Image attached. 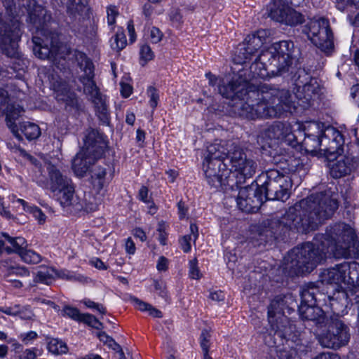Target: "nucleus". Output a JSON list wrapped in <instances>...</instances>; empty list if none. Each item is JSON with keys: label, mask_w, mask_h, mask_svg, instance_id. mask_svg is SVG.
<instances>
[{"label": "nucleus", "mask_w": 359, "mask_h": 359, "mask_svg": "<svg viewBox=\"0 0 359 359\" xmlns=\"http://www.w3.org/2000/svg\"><path fill=\"white\" fill-rule=\"evenodd\" d=\"M329 235H318L313 242L293 248L289 254L290 267L297 275L311 272L327 253L336 257L348 254L355 235L353 229L344 223L336 224Z\"/></svg>", "instance_id": "obj_3"}, {"label": "nucleus", "mask_w": 359, "mask_h": 359, "mask_svg": "<svg viewBox=\"0 0 359 359\" xmlns=\"http://www.w3.org/2000/svg\"><path fill=\"white\" fill-rule=\"evenodd\" d=\"M95 194L89 192L85 194L83 200L81 204V208L86 212L96 211L99 206L102 204L104 194L100 191L94 190Z\"/></svg>", "instance_id": "obj_23"}, {"label": "nucleus", "mask_w": 359, "mask_h": 359, "mask_svg": "<svg viewBox=\"0 0 359 359\" xmlns=\"http://www.w3.org/2000/svg\"><path fill=\"white\" fill-rule=\"evenodd\" d=\"M34 278L32 283L34 285L36 283H42L45 284H50L53 279L52 270L48 268H40L35 275H33Z\"/></svg>", "instance_id": "obj_36"}, {"label": "nucleus", "mask_w": 359, "mask_h": 359, "mask_svg": "<svg viewBox=\"0 0 359 359\" xmlns=\"http://www.w3.org/2000/svg\"><path fill=\"white\" fill-rule=\"evenodd\" d=\"M303 32L311 42L323 51L333 47V35L329 21L325 18L312 19L305 26Z\"/></svg>", "instance_id": "obj_11"}, {"label": "nucleus", "mask_w": 359, "mask_h": 359, "mask_svg": "<svg viewBox=\"0 0 359 359\" xmlns=\"http://www.w3.org/2000/svg\"><path fill=\"white\" fill-rule=\"evenodd\" d=\"M46 164L48 175V181L46 182V186L51 192L55 193L57 190L72 182L70 178L62 175L55 165L50 163Z\"/></svg>", "instance_id": "obj_21"}, {"label": "nucleus", "mask_w": 359, "mask_h": 359, "mask_svg": "<svg viewBox=\"0 0 359 359\" xmlns=\"http://www.w3.org/2000/svg\"><path fill=\"white\" fill-rule=\"evenodd\" d=\"M125 249L127 253L133 255L135 252L136 248L135 243L131 238H128L125 243Z\"/></svg>", "instance_id": "obj_60"}, {"label": "nucleus", "mask_w": 359, "mask_h": 359, "mask_svg": "<svg viewBox=\"0 0 359 359\" xmlns=\"http://www.w3.org/2000/svg\"><path fill=\"white\" fill-rule=\"evenodd\" d=\"M107 169L102 166H95L93 170L92 184L93 190L101 191L106 185Z\"/></svg>", "instance_id": "obj_27"}, {"label": "nucleus", "mask_w": 359, "mask_h": 359, "mask_svg": "<svg viewBox=\"0 0 359 359\" xmlns=\"http://www.w3.org/2000/svg\"><path fill=\"white\" fill-rule=\"evenodd\" d=\"M289 4H294L292 0H272L268 7L269 16L273 20L290 26H296L304 22L300 13L292 8Z\"/></svg>", "instance_id": "obj_13"}, {"label": "nucleus", "mask_w": 359, "mask_h": 359, "mask_svg": "<svg viewBox=\"0 0 359 359\" xmlns=\"http://www.w3.org/2000/svg\"><path fill=\"white\" fill-rule=\"evenodd\" d=\"M107 23L109 26L111 27V29H114V25L116 22V17L118 15V11L116 6H109L107 8Z\"/></svg>", "instance_id": "obj_46"}, {"label": "nucleus", "mask_w": 359, "mask_h": 359, "mask_svg": "<svg viewBox=\"0 0 359 359\" xmlns=\"http://www.w3.org/2000/svg\"><path fill=\"white\" fill-rule=\"evenodd\" d=\"M304 135L307 137H323V126L317 122H309L304 126Z\"/></svg>", "instance_id": "obj_34"}, {"label": "nucleus", "mask_w": 359, "mask_h": 359, "mask_svg": "<svg viewBox=\"0 0 359 359\" xmlns=\"http://www.w3.org/2000/svg\"><path fill=\"white\" fill-rule=\"evenodd\" d=\"M131 301L134 304L136 309L141 311H147L149 314L154 318H161L163 317L162 312L154 307L151 304L143 302L137 297H131Z\"/></svg>", "instance_id": "obj_28"}, {"label": "nucleus", "mask_w": 359, "mask_h": 359, "mask_svg": "<svg viewBox=\"0 0 359 359\" xmlns=\"http://www.w3.org/2000/svg\"><path fill=\"white\" fill-rule=\"evenodd\" d=\"M140 63L142 66L145 65L148 61L153 60L154 57V52L151 47L147 43H144L140 46Z\"/></svg>", "instance_id": "obj_42"}, {"label": "nucleus", "mask_w": 359, "mask_h": 359, "mask_svg": "<svg viewBox=\"0 0 359 359\" xmlns=\"http://www.w3.org/2000/svg\"><path fill=\"white\" fill-rule=\"evenodd\" d=\"M132 234L137 238H139L142 242H144L147 240V235L145 232L139 227L135 228L132 231Z\"/></svg>", "instance_id": "obj_62"}, {"label": "nucleus", "mask_w": 359, "mask_h": 359, "mask_svg": "<svg viewBox=\"0 0 359 359\" xmlns=\"http://www.w3.org/2000/svg\"><path fill=\"white\" fill-rule=\"evenodd\" d=\"M257 141L262 147H269L279 142H284L292 146H294L297 142L292 125L288 122L281 121H276L262 130L258 136Z\"/></svg>", "instance_id": "obj_10"}, {"label": "nucleus", "mask_w": 359, "mask_h": 359, "mask_svg": "<svg viewBox=\"0 0 359 359\" xmlns=\"http://www.w3.org/2000/svg\"><path fill=\"white\" fill-rule=\"evenodd\" d=\"M44 39L34 36L32 41L34 44L33 50L34 54L41 59L49 57L65 58L70 54V50L66 45L59 41L57 33L50 32L43 36Z\"/></svg>", "instance_id": "obj_12"}, {"label": "nucleus", "mask_w": 359, "mask_h": 359, "mask_svg": "<svg viewBox=\"0 0 359 359\" xmlns=\"http://www.w3.org/2000/svg\"><path fill=\"white\" fill-rule=\"evenodd\" d=\"M31 21L34 24H41L46 21V11L40 6H36L33 11L29 13Z\"/></svg>", "instance_id": "obj_38"}, {"label": "nucleus", "mask_w": 359, "mask_h": 359, "mask_svg": "<svg viewBox=\"0 0 359 359\" xmlns=\"http://www.w3.org/2000/svg\"><path fill=\"white\" fill-rule=\"evenodd\" d=\"M327 330L318 336L319 344L328 348H338L345 346L349 341L348 327L338 315L325 316Z\"/></svg>", "instance_id": "obj_8"}, {"label": "nucleus", "mask_w": 359, "mask_h": 359, "mask_svg": "<svg viewBox=\"0 0 359 359\" xmlns=\"http://www.w3.org/2000/svg\"><path fill=\"white\" fill-rule=\"evenodd\" d=\"M334 161L330 165V175L334 178H340L350 175L359 166L358 156L350 154L342 155L337 154Z\"/></svg>", "instance_id": "obj_17"}, {"label": "nucleus", "mask_w": 359, "mask_h": 359, "mask_svg": "<svg viewBox=\"0 0 359 359\" xmlns=\"http://www.w3.org/2000/svg\"><path fill=\"white\" fill-rule=\"evenodd\" d=\"M148 191L147 187L144 186L142 187L139 191V198L146 203H149L150 202L148 197Z\"/></svg>", "instance_id": "obj_63"}, {"label": "nucleus", "mask_w": 359, "mask_h": 359, "mask_svg": "<svg viewBox=\"0 0 359 359\" xmlns=\"http://www.w3.org/2000/svg\"><path fill=\"white\" fill-rule=\"evenodd\" d=\"M323 148L322 151L327 155L344 152V140L341 133L333 127H328L323 133Z\"/></svg>", "instance_id": "obj_18"}, {"label": "nucleus", "mask_w": 359, "mask_h": 359, "mask_svg": "<svg viewBox=\"0 0 359 359\" xmlns=\"http://www.w3.org/2000/svg\"><path fill=\"white\" fill-rule=\"evenodd\" d=\"M154 286L158 295L166 298L168 297L165 283L162 280H154Z\"/></svg>", "instance_id": "obj_52"}, {"label": "nucleus", "mask_w": 359, "mask_h": 359, "mask_svg": "<svg viewBox=\"0 0 359 359\" xmlns=\"http://www.w3.org/2000/svg\"><path fill=\"white\" fill-rule=\"evenodd\" d=\"M236 201L238 208L246 212L257 210L264 202L259 186L254 183L239 189Z\"/></svg>", "instance_id": "obj_15"}, {"label": "nucleus", "mask_w": 359, "mask_h": 359, "mask_svg": "<svg viewBox=\"0 0 359 359\" xmlns=\"http://www.w3.org/2000/svg\"><path fill=\"white\" fill-rule=\"evenodd\" d=\"M1 235L11 245V246L5 248V251L7 254L16 253L20 255L23 250L27 247V242L23 237H12L8 233L4 232L1 233Z\"/></svg>", "instance_id": "obj_25"}, {"label": "nucleus", "mask_w": 359, "mask_h": 359, "mask_svg": "<svg viewBox=\"0 0 359 359\" xmlns=\"http://www.w3.org/2000/svg\"><path fill=\"white\" fill-rule=\"evenodd\" d=\"M11 274H15L18 276H20L22 278V280L25 284H27L29 286H34V284L29 279L30 273L29 271L23 266H16L11 269Z\"/></svg>", "instance_id": "obj_41"}, {"label": "nucleus", "mask_w": 359, "mask_h": 359, "mask_svg": "<svg viewBox=\"0 0 359 359\" xmlns=\"http://www.w3.org/2000/svg\"><path fill=\"white\" fill-rule=\"evenodd\" d=\"M96 114L100 121L104 125H109L110 122L109 112L105 100L102 98L93 103Z\"/></svg>", "instance_id": "obj_31"}, {"label": "nucleus", "mask_w": 359, "mask_h": 359, "mask_svg": "<svg viewBox=\"0 0 359 359\" xmlns=\"http://www.w3.org/2000/svg\"><path fill=\"white\" fill-rule=\"evenodd\" d=\"M81 322H83L97 330H100L103 327L102 323L94 316L89 313H83Z\"/></svg>", "instance_id": "obj_44"}, {"label": "nucleus", "mask_w": 359, "mask_h": 359, "mask_svg": "<svg viewBox=\"0 0 359 359\" xmlns=\"http://www.w3.org/2000/svg\"><path fill=\"white\" fill-rule=\"evenodd\" d=\"M339 206L330 191L312 194L290 207L279 224L291 231L306 233L330 218Z\"/></svg>", "instance_id": "obj_4"}, {"label": "nucleus", "mask_w": 359, "mask_h": 359, "mask_svg": "<svg viewBox=\"0 0 359 359\" xmlns=\"http://www.w3.org/2000/svg\"><path fill=\"white\" fill-rule=\"evenodd\" d=\"M320 90V85L315 78H311L302 87L298 90L296 97L299 100V104L306 109L312 104V102L317 97Z\"/></svg>", "instance_id": "obj_19"}, {"label": "nucleus", "mask_w": 359, "mask_h": 359, "mask_svg": "<svg viewBox=\"0 0 359 359\" xmlns=\"http://www.w3.org/2000/svg\"><path fill=\"white\" fill-rule=\"evenodd\" d=\"M191 235H185L182 236L179 241L182 250L186 253L191 250Z\"/></svg>", "instance_id": "obj_53"}, {"label": "nucleus", "mask_w": 359, "mask_h": 359, "mask_svg": "<svg viewBox=\"0 0 359 359\" xmlns=\"http://www.w3.org/2000/svg\"><path fill=\"white\" fill-rule=\"evenodd\" d=\"M295 109V102L289 90L260 83L257 90H250L248 102L243 105V114L250 119L279 118Z\"/></svg>", "instance_id": "obj_5"}, {"label": "nucleus", "mask_w": 359, "mask_h": 359, "mask_svg": "<svg viewBox=\"0 0 359 359\" xmlns=\"http://www.w3.org/2000/svg\"><path fill=\"white\" fill-rule=\"evenodd\" d=\"M38 334L34 331H30L27 333H22L20 335V339L25 344H28L33 340L36 339Z\"/></svg>", "instance_id": "obj_55"}, {"label": "nucleus", "mask_w": 359, "mask_h": 359, "mask_svg": "<svg viewBox=\"0 0 359 359\" xmlns=\"http://www.w3.org/2000/svg\"><path fill=\"white\" fill-rule=\"evenodd\" d=\"M319 292L318 287L313 283L304 285L301 290L302 306L299 311L303 319L307 320H315L316 316L313 315L316 310L319 313L322 311L319 308H316V294Z\"/></svg>", "instance_id": "obj_16"}, {"label": "nucleus", "mask_w": 359, "mask_h": 359, "mask_svg": "<svg viewBox=\"0 0 359 359\" xmlns=\"http://www.w3.org/2000/svg\"><path fill=\"white\" fill-rule=\"evenodd\" d=\"M210 334L206 330L202 331L200 337V344L203 351H209Z\"/></svg>", "instance_id": "obj_50"}, {"label": "nucleus", "mask_w": 359, "mask_h": 359, "mask_svg": "<svg viewBox=\"0 0 359 359\" xmlns=\"http://www.w3.org/2000/svg\"><path fill=\"white\" fill-rule=\"evenodd\" d=\"M287 309L285 297H276L268 307V318L274 335L280 338H287L292 332V325L284 315Z\"/></svg>", "instance_id": "obj_9"}, {"label": "nucleus", "mask_w": 359, "mask_h": 359, "mask_svg": "<svg viewBox=\"0 0 359 359\" xmlns=\"http://www.w3.org/2000/svg\"><path fill=\"white\" fill-rule=\"evenodd\" d=\"M74 55L78 65L84 73L81 78L84 93L90 97L93 103L103 98L93 81L94 65L92 61L82 52L75 51Z\"/></svg>", "instance_id": "obj_14"}, {"label": "nucleus", "mask_w": 359, "mask_h": 359, "mask_svg": "<svg viewBox=\"0 0 359 359\" xmlns=\"http://www.w3.org/2000/svg\"><path fill=\"white\" fill-rule=\"evenodd\" d=\"M8 100V93L6 90L0 88V116L6 114L7 125L15 133L16 128L15 121L20 116L23 110L20 107L15 108L12 106L9 108L7 106Z\"/></svg>", "instance_id": "obj_20"}, {"label": "nucleus", "mask_w": 359, "mask_h": 359, "mask_svg": "<svg viewBox=\"0 0 359 359\" xmlns=\"http://www.w3.org/2000/svg\"><path fill=\"white\" fill-rule=\"evenodd\" d=\"M147 95L149 97V104L154 109L158 105L159 95L158 90L153 86H149L147 89Z\"/></svg>", "instance_id": "obj_47"}, {"label": "nucleus", "mask_w": 359, "mask_h": 359, "mask_svg": "<svg viewBox=\"0 0 359 359\" xmlns=\"http://www.w3.org/2000/svg\"><path fill=\"white\" fill-rule=\"evenodd\" d=\"M337 8L340 11H344L349 6L356 5L359 3V0H336ZM354 25L359 27V13L355 16Z\"/></svg>", "instance_id": "obj_45"}, {"label": "nucleus", "mask_w": 359, "mask_h": 359, "mask_svg": "<svg viewBox=\"0 0 359 359\" xmlns=\"http://www.w3.org/2000/svg\"><path fill=\"white\" fill-rule=\"evenodd\" d=\"M163 36L162 32L156 27H152L149 29V39L153 43H158L160 42Z\"/></svg>", "instance_id": "obj_51"}, {"label": "nucleus", "mask_w": 359, "mask_h": 359, "mask_svg": "<svg viewBox=\"0 0 359 359\" xmlns=\"http://www.w3.org/2000/svg\"><path fill=\"white\" fill-rule=\"evenodd\" d=\"M18 304H15L11 306H0V312H2L6 315L15 316L18 315L17 309Z\"/></svg>", "instance_id": "obj_57"}, {"label": "nucleus", "mask_w": 359, "mask_h": 359, "mask_svg": "<svg viewBox=\"0 0 359 359\" xmlns=\"http://www.w3.org/2000/svg\"><path fill=\"white\" fill-rule=\"evenodd\" d=\"M21 259L28 264H38L40 262L41 255L32 250L25 248L20 255Z\"/></svg>", "instance_id": "obj_40"}, {"label": "nucleus", "mask_w": 359, "mask_h": 359, "mask_svg": "<svg viewBox=\"0 0 359 359\" xmlns=\"http://www.w3.org/2000/svg\"><path fill=\"white\" fill-rule=\"evenodd\" d=\"M88 0H69L67 12L73 17L82 15L87 9Z\"/></svg>", "instance_id": "obj_29"}, {"label": "nucleus", "mask_w": 359, "mask_h": 359, "mask_svg": "<svg viewBox=\"0 0 359 359\" xmlns=\"http://www.w3.org/2000/svg\"><path fill=\"white\" fill-rule=\"evenodd\" d=\"M20 130L27 140L38 138L41 135V129L38 125L31 122H23L20 126Z\"/></svg>", "instance_id": "obj_30"}, {"label": "nucleus", "mask_w": 359, "mask_h": 359, "mask_svg": "<svg viewBox=\"0 0 359 359\" xmlns=\"http://www.w3.org/2000/svg\"><path fill=\"white\" fill-rule=\"evenodd\" d=\"M127 44V40L122 29H118L114 37V41L111 43V47L116 51L123 50Z\"/></svg>", "instance_id": "obj_39"}, {"label": "nucleus", "mask_w": 359, "mask_h": 359, "mask_svg": "<svg viewBox=\"0 0 359 359\" xmlns=\"http://www.w3.org/2000/svg\"><path fill=\"white\" fill-rule=\"evenodd\" d=\"M55 94L57 100L65 103L67 106L74 107L77 103L75 93L70 90L67 84L62 83L55 87Z\"/></svg>", "instance_id": "obj_24"}, {"label": "nucleus", "mask_w": 359, "mask_h": 359, "mask_svg": "<svg viewBox=\"0 0 359 359\" xmlns=\"http://www.w3.org/2000/svg\"><path fill=\"white\" fill-rule=\"evenodd\" d=\"M55 194L62 206L67 207L72 205L74 199V186L73 182H72L62 188L59 189Z\"/></svg>", "instance_id": "obj_26"}, {"label": "nucleus", "mask_w": 359, "mask_h": 359, "mask_svg": "<svg viewBox=\"0 0 359 359\" xmlns=\"http://www.w3.org/2000/svg\"><path fill=\"white\" fill-rule=\"evenodd\" d=\"M170 19L175 24H181L182 22V16L180 10L177 8L172 9L170 13Z\"/></svg>", "instance_id": "obj_56"}, {"label": "nucleus", "mask_w": 359, "mask_h": 359, "mask_svg": "<svg viewBox=\"0 0 359 359\" xmlns=\"http://www.w3.org/2000/svg\"><path fill=\"white\" fill-rule=\"evenodd\" d=\"M3 5L4 6L7 13L9 15H13V11L15 9V5L14 3V0H1Z\"/></svg>", "instance_id": "obj_58"}, {"label": "nucleus", "mask_w": 359, "mask_h": 359, "mask_svg": "<svg viewBox=\"0 0 359 359\" xmlns=\"http://www.w3.org/2000/svg\"><path fill=\"white\" fill-rule=\"evenodd\" d=\"M47 348L49 352L55 355L66 353L68 351L66 344L58 339H50L48 342Z\"/></svg>", "instance_id": "obj_35"}, {"label": "nucleus", "mask_w": 359, "mask_h": 359, "mask_svg": "<svg viewBox=\"0 0 359 359\" xmlns=\"http://www.w3.org/2000/svg\"><path fill=\"white\" fill-rule=\"evenodd\" d=\"M255 183L259 186L264 201L280 200L285 201L290 197V186L288 177L278 170L270 169L260 174Z\"/></svg>", "instance_id": "obj_7"}, {"label": "nucleus", "mask_w": 359, "mask_h": 359, "mask_svg": "<svg viewBox=\"0 0 359 359\" xmlns=\"http://www.w3.org/2000/svg\"><path fill=\"white\" fill-rule=\"evenodd\" d=\"M83 304H85L87 307L90 309H95L97 311H98L102 314L106 313V309L104 307L103 305L97 304L90 299H85L82 301Z\"/></svg>", "instance_id": "obj_54"}, {"label": "nucleus", "mask_w": 359, "mask_h": 359, "mask_svg": "<svg viewBox=\"0 0 359 359\" xmlns=\"http://www.w3.org/2000/svg\"><path fill=\"white\" fill-rule=\"evenodd\" d=\"M257 167V161L242 148L224 141L210 144L203 162L207 181L215 188L233 189L252 177Z\"/></svg>", "instance_id": "obj_2"}, {"label": "nucleus", "mask_w": 359, "mask_h": 359, "mask_svg": "<svg viewBox=\"0 0 359 359\" xmlns=\"http://www.w3.org/2000/svg\"><path fill=\"white\" fill-rule=\"evenodd\" d=\"M156 268L158 271H165L168 268V259L163 256L159 257Z\"/></svg>", "instance_id": "obj_59"}, {"label": "nucleus", "mask_w": 359, "mask_h": 359, "mask_svg": "<svg viewBox=\"0 0 359 359\" xmlns=\"http://www.w3.org/2000/svg\"><path fill=\"white\" fill-rule=\"evenodd\" d=\"M255 55V53H252L251 50H248V47L242 43L239 45L233 60L237 64H245L251 60L252 57Z\"/></svg>", "instance_id": "obj_32"}, {"label": "nucleus", "mask_w": 359, "mask_h": 359, "mask_svg": "<svg viewBox=\"0 0 359 359\" xmlns=\"http://www.w3.org/2000/svg\"><path fill=\"white\" fill-rule=\"evenodd\" d=\"M270 34L269 30L259 29L255 33L248 35L243 43L248 47V50L256 53L266 42Z\"/></svg>", "instance_id": "obj_22"}, {"label": "nucleus", "mask_w": 359, "mask_h": 359, "mask_svg": "<svg viewBox=\"0 0 359 359\" xmlns=\"http://www.w3.org/2000/svg\"><path fill=\"white\" fill-rule=\"evenodd\" d=\"M323 140L324 136H323V137L305 136L304 144L307 151L313 152L316 151L318 149L321 150V149L323 148Z\"/></svg>", "instance_id": "obj_37"}, {"label": "nucleus", "mask_w": 359, "mask_h": 359, "mask_svg": "<svg viewBox=\"0 0 359 359\" xmlns=\"http://www.w3.org/2000/svg\"><path fill=\"white\" fill-rule=\"evenodd\" d=\"M17 312V316L23 320H30L34 316V313L29 306H21L18 304Z\"/></svg>", "instance_id": "obj_49"}, {"label": "nucleus", "mask_w": 359, "mask_h": 359, "mask_svg": "<svg viewBox=\"0 0 359 359\" xmlns=\"http://www.w3.org/2000/svg\"><path fill=\"white\" fill-rule=\"evenodd\" d=\"M299 49L291 41L275 43L262 50L250 65L249 73L239 72V78L227 83L224 81L219 86V93L222 97L234 101L233 106L240 116L243 114V105L248 102L250 90H257V86L250 83L257 79H267L281 75L287 71L293 60H298Z\"/></svg>", "instance_id": "obj_1"}, {"label": "nucleus", "mask_w": 359, "mask_h": 359, "mask_svg": "<svg viewBox=\"0 0 359 359\" xmlns=\"http://www.w3.org/2000/svg\"><path fill=\"white\" fill-rule=\"evenodd\" d=\"M22 156L27 159L32 165H33L36 168V178L39 182H43V175H42V162L43 161L41 158H37L32 156L31 154L27 153L25 151H21Z\"/></svg>", "instance_id": "obj_33"}, {"label": "nucleus", "mask_w": 359, "mask_h": 359, "mask_svg": "<svg viewBox=\"0 0 359 359\" xmlns=\"http://www.w3.org/2000/svg\"><path fill=\"white\" fill-rule=\"evenodd\" d=\"M313 359H340V358L334 353L323 352L317 355Z\"/></svg>", "instance_id": "obj_61"}, {"label": "nucleus", "mask_w": 359, "mask_h": 359, "mask_svg": "<svg viewBox=\"0 0 359 359\" xmlns=\"http://www.w3.org/2000/svg\"><path fill=\"white\" fill-rule=\"evenodd\" d=\"M62 315L74 320L81 322L83 313H81L79 310L75 307L65 306L62 311Z\"/></svg>", "instance_id": "obj_43"}, {"label": "nucleus", "mask_w": 359, "mask_h": 359, "mask_svg": "<svg viewBox=\"0 0 359 359\" xmlns=\"http://www.w3.org/2000/svg\"><path fill=\"white\" fill-rule=\"evenodd\" d=\"M197 262L196 258H194L189 262V277L196 280L200 279L202 276V274L197 266Z\"/></svg>", "instance_id": "obj_48"}, {"label": "nucleus", "mask_w": 359, "mask_h": 359, "mask_svg": "<svg viewBox=\"0 0 359 359\" xmlns=\"http://www.w3.org/2000/svg\"><path fill=\"white\" fill-rule=\"evenodd\" d=\"M104 147L102 135L95 130L89 131L84 140V147L72 161V169L76 175L83 177L90 165L103 154Z\"/></svg>", "instance_id": "obj_6"}, {"label": "nucleus", "mask_w": 359, "mask_h": 359, "mask_svg": "<svg viewBox=\"0 0 359 359\" xmlns=\"http://www.w3.org/2000/svg\"><path fill=\"white\" fill-rule=\"evenodd\" d=\"M35 358L36 353L30 349H26L18 356V359H34Z\"/></svg>", "instance_id": "obj_64"}]
</instances>
